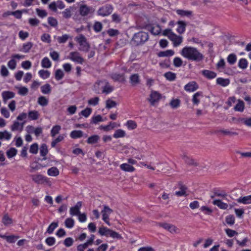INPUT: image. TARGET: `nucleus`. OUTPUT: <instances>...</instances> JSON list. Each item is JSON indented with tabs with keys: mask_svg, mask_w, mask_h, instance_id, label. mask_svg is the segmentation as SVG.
Instances as JSON below:
<instances>
[{
	"mask_svg": "<svg viewBox=\"0 0 251 251\" xmlns=\"http://www.w3.org/2000/svg\"><path fill=\"white\" fill-rule=\"evenodd\" d=\"M72 7H70L69 8L66 9L64 11L62 12V14L63 17L66 19L70 18L72 16Z\"/></svg>",
	"mask_w": 251,
	"mask_h": 251,
	"instance_id": "obj_59",
	"label": "nucleus"
},
{
	"mask_svg": "<svg viewBox=\"0 0 251 251\" xmlns=\"http://www.w3.org/2000/svg\"><path fill=\"white\" fill-rule=\"evenodd\" d=\"M39 76L44 79L49 78L50 76V72L48 70H41L39 71Z\"/></svg>",
	"mask_w": 251,
	"mask_h": 251,
	"instance_id": "obj_44",
	"label": "nucleus"
},
{
	"mask_svg": "<svg viewBox=\"0 0 251 251\" xmlns=\"http://www.w3.org/2000/svg\"><path fill=\"white\" fill-rule=\"evenodd\" d=\"M69 38H71L70 35L66 34L61 36L57 37L56 39L59 44H63L66 43Z\"/></svg>",
	"mask_w": 251,
	"mask_h": 251,
	"instance_id": "obj_39",
	"label": "nucleus"
},
{
	"mask_svg": "<svg viewBox=\"0 0 251 251\" xmlns=\"http://www.w3.org/2000/svg\"><path fill=\"white\" fill-rule=\"evenodd\" d=\"M47 174L50 176H56L59 175V171L56 167H52L48 169Z\"/></svg>",
	"mask_w": 251,
	"mask_h": 251,
	"instance_id": "obj_31",
	"label": "nucleus"
},
{
	"mask_svg": "<svg viewBox=\"0 0 251 251\" xmlns=\"http://www.w3.org/2000/svg\"><path fill=\"white\" fill-rule=\"evenodd\" d=\"M29 118L32 120H36L39 118V112L35 110L30 111L28 113Z\"/></svg>",
	"mask_w": 251,
	"mask_h": 251,
	"instance_id": "obj_51",
	"label": "nucleus"
},
{
	"mask_svg": "<svg viewBox=\"0 0 251 251\" xmlns=\"http://www.w3.org/2000/svg\"><path fill=\"white\" fill-rule=\"evenodd\" d=\"M180 54L185 58L191 61L200 62L203 59V55L197 49L192 47H185Z\"/></svg>",
	"mask_w": 251,
	"mask_h": 251,
	"instance_id": "obj_1",
	"label": "nucleus"
},
{
	"mask_svg": "<svg viewBox=\"0 0 251 251\" xmlns=\"http://www.w3.org/2000/svg\"><path fill=\"white\" fill-rule=\"evenodd\" d=\"M102 28V24L100 22H96L94 24L93 28L96 32H100Z\"/></svg>",
	"mask_w": 251,
	"mask_h": 251,
	"instance_id": "obj_62",
	"label": "nucleus"
},
{
	"mask_svg": "<svg viewBox=\"0 0 251 251\" xmlns=\"http://www.w3.org/2000/svg\"><path fill=\"white\" fill-rule=\"evenodd\" d=\"M182 60L180 57H176L174 59V65L176 67H180L182 65Z\"/></svg>",
	"mask_w": 251,
	"mask_h": 251,
	"instance_id": "obj_63",
	"label": "nucleus"
},
{
	"mask_svg": "<svg viewBox=\"0 0 251 251\" xmlns=\"http://www.w3.org/2000/svg\"><path fill=\"white\" fill-rule=\"evenodd\" d=\"M103 121L102 117L100 115L94 116L92 117L91 120V123L93 124H97L99 122Z\"/></svg>",
	"mask_w": 251,
	"mask_h": 251,
	"instance_id": "obj_49",
	"label": "nucleus"
},
{
	"mask_svg": "<svg viewBox=\"0 0 251 251\" xmlns=\"http://www.w3.org/2000/svg\"><path fill=\"white\" fill-rule=\"evenodd\" d=\"M112 79L116 81L124 82L125 78L124 75L119 74H113L111 75Z\"/></svg>",
	"mask_w": 251,
	"mask_h": 251,
	"instance_id": "obj_34",
	"label": "nucleus"
},
{
	"mask_svg": "<svg viewBox=\"0 0 251 251\" xmlns=\"http://www.w3.org/2000/svg\"><path fill=\"white\" fill-rule=\"evenodd\" d=\"M101 84H104V86L103 87L102 93L108 94L113 90V88L110 86L109 83L105 81H100L97 83V84L100 85Z\"/></svg>",
	"mask_w": 251,
	"mask_h": 251,
	"instance_id": "obj_15",
	"label": "nucleus"
},
{
	"mask_svg": "<svg viewBox=\"0 0 251 251\" xmlns=\"http://www.w3.org/2000/svg\"><path fill=\"white\" fill-rule=\"evenodd\" d=\"M76 41L79 44V50L84 52H88L90 49V46L87 41L86 37L82 34L75 38Z\"/></svg>",
	"mask_w": 251,
	"mask_h": 251,
	"instance_id": "obj_4",
	"label": "nucleus"
},
{
	"mask_svg": "<svg viewBox=\"0 0 251 251\" xmlns=\"http://www.w3.org/2000/svg\"><path fill=\"white\" fill-rule=\"evenodd\" d=\"M175 53L174 50H168L165 51H160L158 55L159 57H167V56H173Z\"/></svg>",
	"mask_w": 251,
	"mask_h": 251,
	"instance_id": "obj_33",
	"label": "nucleus"
},
{
	"mask_svg": "<svg viewBox=\"0 0 251 251\" xmlns=\"http://www.w3.org/2000/svg\"><path fill=\"white\" fill-rule=\"evenodd\" d=\"M126 135V132L121 129H117L115 131L113 136L115 138H119L124 137Z\"/></svg>",
	"mask_w": 251,
	"mask_h": 251,
	"instance_id": "obj_35",
	"label": "nucleus"
},
{
	"mask_svg": "<svg viewBox=\"0 0 251 251\" xmlns=\"http://www.w3.org/2000/svg\"><path fill=\"white\" fill-rule=\"evenodd\" d=\"M100 137L99 135H93L88 138L87 142L89 144H93L97 143L100 140Z\"/></svg>",
	"mask_w": 251,
	"mask_h": 251,
	"instance_id": "obj_37",
	"label": "nucleus"
},
{
	"mask_svg": "<svg viewBox=\"0 0 251 251\" xmlns=\"http://www.w3.org/2000/svg\"><path fill=\"white\" fill-rule=\"evenodd\" d=\"M70 137L72 139L80 138L82 137H87V135L84 134L83 131L79 130H75L70 133Z\"/></svg>",
	"mask_w": 251,
	"mask_h": 251,
	"instance_id": "obj_18",
	"label": "nucleus"
},
{
	"mask_svg": "<svg viewBox=\"0 0 251 251\" xmlns=\"http://www.w3.org/2000/svg\"><path fill=\"white\" fill-rule=\"evenodd\" d=\"M248 66V61L245 58H242L239 60L238 62V67L242 69L247 68Z\"/></svg>",
	"mask_w": 251,
	"mask_h": 251,
	"instance_id": "obj_55",
	"label": "nucleus"
},
{
	"mask_svg": "<svg viewBox=\"0 0 251 251\" xmlns=\"http://www.w3.org/2000/svg\"><path fill=\"white\" fill-rule=\"evenodd\" d=\"M149 39L148 33L140 31L134 34L132 39V43L134 46H138L144 44Z\"/></svg>",
	"mask_w": 251,
	"mask_h": 251,
	"instance_id": "obj_2",
	"label": "nucleus"
},
{
	"mask_svg": "<svg viewBox=\"0 0 251 251\" xmlns=\"http://www.w3.org/2000/svg\"><path fill=\"white\" fill-rule=\"evenodd\" d=\"M198 89V85L195 81H191L184 86V90L187 92H194Z\"/></svg>",
	"mask_w": 251,
	"mask_h": 251,
	"instance_id": "obj_16",
	"label": "nucleus"
},
{
	"mask_svg": "<svg viewBox=\"0 0 251 251\" xmlns=\"http://www.w3.org/2000/svg\"><path fill=\"white\" fill-rule=\"evenodd\" d=\"M48 152V150L47 146L45 144H43L41 145L40 148V153L41 156H45Z\"/></svg>",
	"mask_w": 251,
	"mask_h": 251,
	"instance_id": "obj_54",
	"label": "nucleus"
},
{
	"mask_svg": "<svg viewBox=\"0 0 251 251\" xmlns=\"http://www.w3.org/2000/svg\"><path fill=\"white\" fill-rule=\"evenodd\" d=\"M236 55L233 53L230 54L227 58V62L231 65L234 64L236 62Z\"/></svg>",
	"mask_w": 251,
	"mask_h": 251,
	"instance_id": "obj_56",
	"label": "nucleus"
},
{
	"mask_svg": "<svg viewBox=\"0 0 251 251\" xmlns=\"http://www.w3.org/2000/svg\"><path fill=\"white\" fill-rule=\"evenodd\" d=\"M164 77L169 81H174L176 78V75L175 73L172 72H168L164 74Z\"/></svg>",
	"mask_w": 251,
	"mask_h": 251,
	"instance_id": "obj_43",
	"label": "nucleus"
},
{
	"mask_svg": "<svg viewBox=\"0 0 251 251\" xmlns=\"http://www.w3.org/2000/svg\"><path fill=\"white\" fill-rule=\"evenodd\" d=\"M113 6L110 4H106L100 7L97 11V14L102 17H106L110 15L113 10Z\"/></svg>",
	"mask_w": 251,
	"mask_h": 251,
	"instance_id": "obj_6",
	"label": "nucleus"
},
{
	"mask_svg": "<svg viewBox=\"0 0 251 251\" xmlns=\"http://www.w3.org/2000/svg\"><path fill=\"white\" fill-rule=\"evenodd\" d=\"M48 22L49 24L53 27H55L58 25V22L56 19L53 17H50L48 19Z\"/></svg>",
	"mask_w": 251,
	"mask_h": 251,
	"instance_id": "obj_61",
	"label": "nucleus"
},
{
	"mask_svg": "<svg viewBox=\"0 0 251 251\" xmlns=\"http://www.w3.org/2000/svg\"><path fill=\"white\" fill-rule=\"evenodd\" d=\"M161 98L160 94L156 91H152L148 99L151 105H154L155 103L157 102Z\"/></svg>",
	"mask_w": 251,
	"mask_h": 251,
	"instance_id": "obj_12",
	"label": "nucleus"
},
{
	"mask_svg": "<svg viewBox=\"0 0 251 251\" xmlns=\"http://www.w3.org/2000/svg\"><path fill=\"white\" fill-rule=\"evenodd\" d=\"M158 225L172 234L179 232V229L174 225L166 223H159Z\"/></svg>",
	"mask_w": 251,
	"mask_h": 251,
	"instance_id": "obj_9",
	"label": "nucleus"
},
{
	"mask_svg": "<svg viewBox=\"0 0 251 251\" xmlns=\"http://www.w3.org/2000/svg\"><path fill=\"white\" fill-rule=\"evenodd\" d=\"M48 100L44 96H40L38 98V103L42 106H45L48 105Z\"/></svg>",
	"mask_w": 251,
	"mask_h": 251,
	"instance_id": "obj_47",
	"label": "nucleus"
},
{
	"mask_svg": "<svg viewBox=\"0 0 251 251\" xmlns=\"http://www.w3.org/2000/svg\"><path fill=\"white\" fill-rule=\"evenodd\" d=\"M126 126L130 130H133L136 128L137 126L136 123L133 120H128L126 124Z\"/></svg>",
	"mask_w": 251,
	"mask_h": 251,
	"instance_id": "obj_41",
	"label": "nucleus"
},
{
	"mask_svg": "<svg viewBox=\"0 0 251 251\" xmlns=\"http://www.w3.org/2000/svg\"><path fill=\"white\" fill-rule=\"evenodd\" d=\"M182 159L185 161L186 163L189 165L197 166V162L193 158L187 156L185 153H184L182 155Z\"/></svg>",
	"mask_w": 251,
	"mask_h": 251,
	"instance_id": "obj_24",
	"label": "nucleus"
},
{
	"mask_svg": "<svg viewBox=\"0 0 251 251\" xmlns=\"http://www.w3.org/2000/svg\"><path fill=\"white\" fill-rule=\"evenodd\" d=\"M129 80L132 86H136L140 83V76L137 74L131 75L129 77Z\"/></svg>",
	"mask_w": 251,
	"mask_h": 251,
	"instance_id": "obj_23",
	"label": "nucleus"
},
{
	"mask_svg": "<svg viewBox=\"0 0 251 251\" xmlns=\"http://www.w3.org/2000/svg\"><path fill=\"white\" fill-rule=\"evenodd\" d=\"M33 46V44L30 42H28L23 44V48L21 50V51L27 53L30 50Z\"/></svg>",
	"mask_w": 251,
	"mask_h": 251,
	"instance_id": "obj_36",
	"label": "nucleus"
},
{
	"mask_svg": "<svg viewBox=\"0 0 251 251\" xmlns=\"http://www.w3.org/2000/svg\"><path fill=\"white\" fill-rule=\"evenodd\" d=\"M180 100L178 99H173L170 102V105L173 108H177L180 105Z\"/></svg>",
	"mask_w": 251,
	"mask_h": 251,
	"instance_id": "obj_64",
	"label": "nucleus"
},
{
	"mask_svg": "<svg viewBox=\"0 0 251 251\" xmlns=\"http://www.w3.org/2000/svg\"><path fill=\"white\" fill-rule=\"evenodd\" d=\"M177 15L181 17L190 18L193 15V11L191 10H185L182 9H177L176 10Z\"/></svg>",
	"mask_w": 251,
	"mask_h": 251,
	"instance_id": "obj_21",
	"label": "nucleus"
},
{
	"mask_svg": "<svg viewBox=\"0 0 251 251\" xmlns=\"http://www.w3.org/2000/svg\"><path fill=\"white\" fill-rule=\"evenodd\" d=\"M120 169L125 171L128 172H133L135 171V168L132 166L127 164L123 163L120 166Z\"/></svg>",
	"mask_w": 251,
	"mask_h": 251,
	"instance_id": "obj_26",
	"label": "nucleus"
},
{
	"mask_svg": "<svg viewBox=\"0 0 251 251\" xmlns=\"http://www.w3.org/2000/svg\"><path fill=\"white\" fill-rule=\"evenodd\" d=\"M92 112V109L91 108L87 107L84 110L81 111L80 114L82 115L85 118L88 117Z\"/></svg>",
	"mask_w": 251,
	"mask_h": 251,
	"instance_id": "obj_57",
	"label": "nucleus"
},
{
	"mask_svg": "<svg viewBox=\"0 0 251 251\" xmlns=\"http://www.w3.org/2000/svg\"><path fill=\"white\" fill-rule=\"evenodd\" d=\"M12 137V134L7 130L0 131V140H9Z\"/></svg>",
	"mask_w": 251,
	"mask_h": 251,
	"instance_id": "obj_29",
	"label": "nucleus"
},
{
	"mask_svg": "<svg viewBox=\"0 0 251 251\" xmlns=\"http://www.w3.org/2000/svg\"><path fill=\"white\" fill-rule=\"evenodd\" d=\"M61 129V127L59 125H55L53 126L50 131V135L52 137H54L58 134Z\"/></svg>",
	"mask_w": 251,
	"mask_h": 251,
	"instance_id": "obj_48",
	"label": "nucleus"
},
{
	"mask_svg": "<svg viewBox=\"0 0 251 251\" xmlns=\"http://www.w3.org/2000/svg\"><path fill=\"white\" fill-rule=\"evenodd\" d=\"M99 233L101 236L110 237L113 239L119 240L123 239L121 234L104 226H102L99 228Z\"/></svg>",
	"mask_w": 251,
	"mask_h": 251,
	"instance_id": "obj_3",
	"label": "nucleus"
},
{
	"mask_svg": "<svg viewBox=\"0 0 251 251\" xmlns=\"http://www.w3.org/2000/svg\"><path fill=\"white\" fill-rule=\"evenodd\" d=\"M217 83L223 87H226L229 85L230 80L228 78L218 77L216 80Z\"/></svg>",
	"mask_w": 251,
	"mask_h": 251,
	"instance_id": "obj_28",
	"label": "nucleus"
},
{
	"mask_svg": "<svg viewBox=\"0 0 251 251\" xmlns=\"http://www.w3.org/2000/svg\"><path fill=\"white\" fill-rule=\"evenodd\" d=\"M234 109L236 111L243 112L244 110V102L241 100H239Z\"/></svg>",
	"mask_w": 251,
	"mask_h": 251,
	"instance_id": "obj_40",
	"label": "nucleus"
},
{
	"mask_svg": "<svg viewBox=\"0 0 251 251\" xmlns=\"http://www.w3.org/2000/svg\"><path fill=\"white\" fill-rule=\"evenodd\" d=\"M178 188H179V191H176L175 192V195L178 197H181L183 196L186 195V190L187 188L181 182H179L178 184Z\"/></svg>",
	"mask_w": 251,
	"mask_h": 251,
	"instance_id": "obj_17",
	"label": "nucleus"
},
{
	"mask_svg": "<svg viewBox=\"0 0 251 251\" xmlns=\"http://www.w3.org/2000/svg\"><path fill=\"white\" fill-rule=\"evenodd\" d=\"M202 97V93L198 92L196 93L193 96L192 101L194 104L198 105L200 103V97Z\"/></svg>",
	"mask_w": 251,
	"mask_h": 251,
	"instance_id": "obj_38",
	"label": "nucleus"
},
{
	"mask_svg": "<svg viewBox=\"0 0 251 251\" xmlns=\"http://www.w3.org/2000/svg\"><path fill=\"white\" fill-rule=\"evenodd\" d=\"M41 66L44 68H50L51 66V62L48 57H45L42 60Z\"/></svg>",
	"mask_w": 251,
	"mask_h": 251,
	"instance_id": "obj_32",
	"label": "nucleus"
},
{
	"mask_svg": "<svg viewBox=\"0 0 251 251\" xmlns=\"http://www.w3.org/2000/svg\"><path fill=\"white\" fill-rule=\"evenodd\" d=\"M41 92L44 94H49L50 93L51 88L49 84H46L41 87Z\"/></svg>",
	"mask_w": 251,
	"mask_h": 251,
	"instance_id": "obj_42",
	"label": "nucleus"
},
{
	"mask_svg": "<svg viewBox=\"0 0 251 251\" xmlns=\"http://www.w3.org/2000/svg\"><path fill=\"white\" fill-rule=\"evenodd\" d=\"M65 226L68 228H72L75 225V221L71 218H67L64 222Z\"/></svg>",
	"mask_w": 251,
	"mask_h": 251,
	"instance_id": "obj_45",
	"label": "nucleus"
},
{
	"mask_svg": "<svg viewBox=\"0 0 251 251\" xmlns=\"http://www.w3.org/2000/svg\"><path fill=\"white\" fill-rule=\"evenodd\" d=\"M68 58L72 61L80 64H82L84 62V59L77 51L71 52Z\"/></svg>",
	"mask_w": 251,
	"mask_h": 251,
	"instance_id": "obj_10",
	"label": "nucleus"
},
{
	"mask_svg": "<svg viewBox=\"0 0 251 251\" xmlns=\"http://www.w3.org/2000/svg\"><path fill=\"white\" fill-rule=\"evenodd\" d=\"M201 74L208 79H213L217 76V74L216 73L208 70H203L201 71Z\"/></svg>",
	"mask_w": 251,
	"mask_h": 251,
	"instance_id": "obj_20",
	"label": "nucleus"
},
{
	"mask_svg": "<svg viewBox=\"0 0 251 251\" xmlns=\"http://www.w3.org/2000/svg\"><path fill=\"white\" fill-rule=\"evenodd\" d=\"M169 39L172 41L174 47L179 46L183 41V38L181 36L177 35L175 33H171L169 36Z\"/></svg>",
	"mask_w": 251,
	"mask_h": 251,
	"instance_id": "obj_11",
	"label": "nucleus"
},
{
	"mask_svg": "<svg viewBox=\"0 0 251 251\" xmlns=\"http://www.w3.org/2000/svg\"><path fill=\"white\" fill-rule=\"evenodd\" d=\"M31 177L32 180L38 184H48L49 186L51 185L50 179L41 174L31 175Z\"/></svg>",
	"mask_w": 251,
	"mask_h": 251,
	"instance_id": "obj_5",
	"label": "nucleus"
},
{
	"mask_svg": "<svg viewBox=\"0 0 251 251\" xmlns=\"http://www.w3.org/2000/svg\"><path fill=\"white\" fill-rule=\"evenodd\" d=\"M177 24L178 26L176 28V31L179 34L183 33L185 31L186 27V23L182 21H178L177 22Z\"/></svg>",
	"mask_w": 251,
	"mask_h": 251,
	"instance_id": "obj_25",
	"label": "nucleus"
},
{
	"mask_svg": "<svg viewBox=\"0 0 251 251\" xmlns=\"http://www.w3.org/2000/svg\"><path fill=\"white\" fill-rule=\"evenodd\" d=\"M65 137V135H59L56 139H55L51 142V147L54 148L58 143L61 142L64 139Z\"/></svg>",
	"mask_w": 251,
	"mask_h": 251,
	"instance_id": "obj_50",
	"label": "nucleus"
},
{
	"mask_svg": "<svg viewBox=\"0 0 251 251\" xmlns=\"http://www.w3.org/2000/svg\"><path fill=\"white\" fill-rule=\"evenodd\" d=\"M219 132L226 135L233 136L238 135V133L236 132L231 131L227 129H221L219 131Z\"/></svg>",
	"mask_w": 251,
	"mask_h": 251,
	"instance_id": "obj_58",
	"label": "nucleus"
},
{
	"mask_svg": "<svg viewBox=\"0 0 251 251\" xmlns=\"http://www.w3.org/2000/svg\"><path fill=\"white\" fill-rule=\"evenodd\" d=\"M1 95L4 101L15 97L14 93L8 91H3Z\"/></svg>",
	"mask_w": 251,
	"mask_h": 251,
	"instance_id": "obj_27",
	"label": "nucleus"
},
{
	"mask_svg": "<svg viewBox=\"0 0 251 251\" xmlns=\"http://www.w3.org/2000/svg\"><path fill=\"white\" fill-rule=\"evenodd\" d=\"M17 152V150L14 148H11L6 151V155L9 158L15 156Z\"/></svg>",
	"mask_w": 251,
	"mask_h": 251,
	"instance_id": "obj_52",
	"label": "nucleus"
},
{
	"mask_svg": "<svg viewBox=\"0 0 251 251\" xmlns=\"http://www.w3.org/2000/svg\"><path fill=\"white\" fill-rule=\"evenodd\" d=\"M24 125V123L21 124L19 122L15 121L14 122L13 125H11L10 129L12 131H19L21 132L23 129Z\"/></svg>",
	"mask_w": 251,
	"mask_h": 251,
	"instance_id": "obj_19",
	"label": "nucleus"
},
{
	"mask_svg": "<svg viewBox=\"0 0 251 251\" xmlns=\"http://www.w3.org/2000/svg\"><path fill=\"white\" fill-rule=\"evenodd\" d=\"M54 75L56 80H59L63 78L64 75V74L63 71L61 69H57L55 72Z\"/></svg>",
	"mask_w": 251,
	"mask_h": 251,
	"instance_id": "obj_53",
	"label": "nucleus"
},
{
	"mask_svg": "<svg viewBox=\"0 0 251 251\" xmlns=\"http://www.w3.org/2000/svg\"><path fill=\"white\" fill-rule=\"evenodd\" d=\"M212 203L214 205H217L220 208L222 209H226L228 207L227 204L222 202L219 200H214Z\"/></svg>",
	"mask_w": 251,
	"mask_h": 251,
	"instance_id": "obj_30",
	"label": "nucleus"
},
{
	"mask_svg": "<svg viewBox=\"0 0 251 251\" xmlns=\"http://www.w3.org/2000/svg\"><path fill=\"white\" fill-rule=\"evenodd\" d=\"M113 212V210L107 205H103V208L101 211L102 220L108 226H110L109 216Z\"/></svg>",
	"mask_w": 251,
	"mask_h": 251,
	"instance_id": "obj_7",
	"label": "nucleus"
},
{
	"mask_svg": "<svg viewBox=\"0 0 251 251\" xmlns=\"http://www.w3.org/2000/svg\"><path fill=\"white\" fill-rule=\"evenodd\" d=\"M36 11L38 16L41 18L46 17L48 15V13L45 10L36 8Z\"/></svg>",
	"mask_w": 251,
	"mask_h": 251,
	"instance_id": "obj_60",
	"label": "nucleus"
},
{
	"mask_svg": "<svg viewBox=\"0 0 251 251\" xmlns=\"http://www.w3.org/2000/svg\"><path fill=\"white\" fill-rule=\"evenodd\" d=\"M148 30L154 35H158L160 34L161 27L159 25H152L147 26Z\"/></svg>",
	"mask_w": 251,
	"mask_h": 251,
	"instance_id": "obj_14",
	"label": "nucleus"
},
{
	"mask_svg": "<svg viewBox=\"0 0 251 251\" xmlns=\"http://www.w3.org/2000/svg\"><path fill=\"white\" fill-rule=\"evenodd\" d=\"M82 206V202L78 201L73 207L70 208V214L71 216H78L80 213V209Z\"/></svg>",
	"mask_w": 251,
	"mask_h": 251,
	"instance_id": "obj_13",
	"label": "nucleus"
},
{
	"mask_svg": "<svg viewBox=\"0 0 251 251\" xmlns=\"http://www.w3.org/2000/svg\"><path fill=\"white\" fill-rule=\"evenodd\" d=\"M58 226V222H52L50 225L47 228V232L49 234H51L53 233L54 229Z\"/></svg>",
	"mask_w": 251,
	"mask_h": 251,
	"instance_id": "obj_46",
	"label": "nucleus"
},
{
	"mask_svg": "<svg viewBox=\"0 0 251 251\" xmlns=\"http://www.w3.org/2000/svg\"><path fill=\"white\" fill-rule=\"evenodd\" d=\"M236 201L239 203L244 204H251V195L240 197Z\"/></svg>",
	"mask_w": 251,
	"mask_h": 251,
	"instance_id": "obj_22",
	"label": "nucleus"
},
{
	"mask_svg": "<svg viewBox=\"0 0 251 251\" xmlns=\"http://www.w3.org/2000/svg\"><path fill=\"white\" fill-rule=\"evenodd\" d=\"M79 14L82 17H87L89 14H92L95 9L92 7H90L86 4H81L79 7Z\"/></svg>",
	"mask_w": 251,
	"mask_h": 251,
	"instance_id": "obj_8",
	"label": "nucleus"
}]
</instances>
